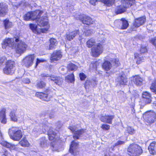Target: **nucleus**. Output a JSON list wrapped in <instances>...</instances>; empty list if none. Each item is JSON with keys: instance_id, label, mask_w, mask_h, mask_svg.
<instances>
[{"instance_id": "nucleus-1", "label": "nucleus", "mask_w": 156, "mask_h": 156, "mask_svg": "<svg viewBox=\"0 0 156 156\" xmlns=\"http://www.w3.org/2000/svg\"><path fill=\"white\" fill-rule=\"evenodd\" d=\"M9 133L10 138L15 141H19L23 136L21 131L16 127H12L10 129Z\"/></svg>"}, {"instance_id": "nucleus-2", "label": "nucleus", "mask_w": 156, "mask_h": 156, "mask_svg": "<svg viewBox=\"0 0 156 156\" xmlns=\"http://www.w3.org/2000/svg\"><path fill=\"white\" fill-rule=\"evenodd\" d=\"M127 151L130 156H139L142 152L141 147L136 144H131L128 147Z\"/></svg>"}, {"instance_id": "nucleus-3", "label": "nucleus", "mask_w": 156, "mask_h": 156, "mask_svg": "<svg viewBox=\"0 0 156 156\" xmlns=\"http://www.w3.org/2000/svg\"><path fill=\"white\" fill-rule=\"evenodd\" d=\"M43 12L42 11L39 10L28 12L24 16V20L26 21L38 20Z\"/></svg>"}, {"instance_id": "nucleus-4", "label": "nucleus", "mask_w": 156, "mask_h": 156, "mask_svg": "<svg viewBox=\"0 0 156 156\" xmlns=\"http://www.w3.org/2000/svg\"><path fill=\"white\" fill-rule=\"evenodd\" d=\"M15 45L16 47L14 48L16 49V52L19 54L24 52L27 47V45L24 42L20 40L19 38L15 39Z\"/></svg>"}, {"instance_id": "nucleus-5", "label": "nucleus", "mask_w": 156, "mask_h": 156, "mask_svg": "<svg viewBox=\"0 0 156 156\" xmlns=\"http://www.w3.org/2000/svg\"><path fill=\"white\" fill-rule=\"evenodd\" d=\"M52 90L50 89H47L46 90V94L42 92H37L36 96L44 101H48L54 94Z\"/></svg>"}, {"instance_id": "nucleus-6", "label": "nucleus", "mask_w": 156, "mask_h": 156, "mask_svg": "<svg viewBox=\"0 0 156 156\" xmlns=\"http://www.w3.org/2000/svg\"><path fill=\"white\" fill-rule=\"evenodd\" d=\"M15 62L11 60L6 62L5 66L3 69L4 73L6 74H12L14 73L13 67Z\"/></svg>"}, {"instance_id": "nucleus-7", "label": "nucleus", "mask_w": 156, "mask_h": 156, "mask_svg": "<svg viewBox=\"0 0 156 156\" xmlns=\"http://www.w3.org/2000/svg\"><path fill=\"white\" fill-rule=\"evenodd\" d=\"M35 58L34 55H30L26 56L22 60V65L27 68L31 66L33 63Z\"/></svg>"}, {"instance_id": "nucleus-8", "label": "nucleus", "mask_w": 156, "mask_h": 156, "mask_svg": "<svg viewBox=\"0 0 156 156\" xmlns=\"http://www.w3.org/2000/svg\"><path fill=\"white\" fill-rule=\"evenodd\" d=\"M109 62L106 61L102 65L103 68L106 71L109 70L112 66V65H115L116 66H118L119 65V60L118 58L112 59Z\"/></svg>"}, {"instance_id": "nucleus-9", "label": "nucleus", "mask_w": 156, "mask_h": 156, "mask_svg": "<svg viewBox=\"0 0 156 156\" xmlns=\"http://www.w3.org/2000/svg\"><path fill=\"white\" fill-rule=\"evenodd\" d=\"M103 49L102 45L100 44H98L91 48V55L94 57H98L102 53Z\"/></svg>"}, {"instance_id": "nucleus-10", "label": "nucleus", "mask_w": 156, "mask_h": 156, "mask_svg": "<svg viewBox=\"0 0 156 156\" xmlns=\"http://www.w3.org/2000/svg\"><path fill=\"white\" fill-rule=\"evenodd\" d=\"M15 39H16V37L13 38H6L2 43V48H5L6 46H9L12 48H14L16 47L15 45Z\"/></svg>"}, {"instance_id": "nucleus-11", "label": "nucleus", "mask_w": 156, "mask_h": 156, "mask_svg": "<svg viewBox=\"0 0 156 156\" xmlns=\"http://www.w3.org/2000/svg\"><path fill=\"white\" fill-rule=\"evenodd\" d=\"M143 117L148 122L153 123L156 119V114L153 111L147 112L143 115Z\"/></svg>"}, {"instance_id": "nucleus-12", "label": "nucleus", "mask_w": 156, "mask_h": 156, "mask_svg": "<svg viewBox=\"0 0 156 156\" xmlns=\"http://www.w3.org/2000/svg\"><path fill=\"white\" fill-rule=\"evenodd\" d=\"M69 129L73 133L75 131L73 136V137L74 139H78L79 137L85 132V130L83 129L76 131V127L75 126H70L69 127Z\"/></svg>"}, {"instance_id": "nucleus-13", "label": "nucleus", "mask_w": 156, "mask_h": 156, "mask_svg": "<svg viewBox=\"0 0 156 156\" xmlns=\"http://www.w3.org/2000/svg\"><path fill=\"white\" fill-rule=\"evenodd\" d=\"M79 34V30H75L72 31H69L66 33V38L68 40L71 41L73 40L76 35Z\"/></svg>"}, {"instance_id": "nucleus-14", "label": "nucleus", "mask_w": 156, "mask_h": 156, "mask_svg": "<svg viewBox=\"0 0 156 156\" xmlns=\"http://www.w3.org/2000/svg\"><path fill=\"white\" fill-rule=\"evenodd\" d=\"M143 101L146 105L150 103L151 101V94L147 91L144 92L142 94Z\"/></svg>"}, {"instance_id": "nucleus-15", "label": "nucleus", "mask_w": 156, "mask_h": 156, "mask_svg": "<svg viewBox=\"0 0 156 156\" xmlns=\"http://www.w3.org/2000/svg\"><path fill=\"white\" fill-rule=\"evenodd\" d=\"M61 52L60 51H55L52 54L50 57L51 62H52L55 61H57L62 57Z\"/></svg>"}, {"instance_id": "nucleus-16", "label": "nucleus", "mask_w": 156, "mask_h": 156, "mask_svg": "<svg viewBox=\"0 0 156 156\" xmlns=\"http://www.w3.org/2000/svg\"><path fill=\"white\" fill-rule=\"evenodd\" d=\"M79 18L82 20L83 24L89 25L93 23V20L89 16H86L84 15H80Z\"/></svg>"}, {"instance_id": "nucleus-17", "label": "nucleus", "mask_w": 156, "mask_h": 156, "mask_svg": "<svg viewBox=\"0 0 156 156\" xmlns=\"http://www.w3.org/2000/svg\"><path fill=\"white\" fill-rule=\"evenodd\" d=\"M48 79L59 86L61 85L63 82L62 78L53 75L49 76Z\"/></svg>"}, {"instance_id": "nucleus-18", "label": "nucleus", "mask_w": 156, "mask_h": 156, "mask_svg": "<svg viewBox=\"0 0 156 156\" xmlns=\"http://www.w3.org/2000/svg\"><path fill=\"white\" fill-rule=\"evenodd\" d=\"M116 81L120 85H125L127 82V79L125 74L122 73L119 74Z\"/></svg>"}, {"instance_id": "nucleus-19", "label": "nucleus", "mask_w": 156, "mask_h": 156, "mask_svg": "<svg viewBox=\"0 0 156 156\" xmlns=\"http://www.w3.org/2000/svg\"><path fill=\"white\" fill-rule=\"evenodd\" d=\"M146 21V18L144 17L136 18L133 23L134 26L136 27H138L144 24Z\"/></svg>"}, {"instance_id": "nucleus-20", "label": "nucleus", "mask_w": 156, "mask_h": 156, "mask_svg": "<svg viewBox=\"0 0 156 156\" xmlns=\"http://www.w3.org/2000/svg\"><path fill=\"white\" fill-rule=\"evenodd\" d=\"M78 146V144L74 141L72 142L69 150V152L74 155H77V149Z\"/></svg>"}, {"instance_id": "nucleus-21", "label": "nucleus", "mask_w": 156, "mask_h": 156, "mask_svg": "<svg viewBox=\"0 0 156 156\" xmlns=\"http://www.w3.org/2000/svg\"><path fill=\"white\" fill-rule=\"evenodd\" d=\"M132 80L134 83L137 86H140L143 84V80L139 76L137 75L133 76Z\"/></svg>"}, {"instance_id": "nucleus-22", "label": "nucleus", "mask_w": 156, "mask_h": 156, "mask_svg": "<svg viewBox=\"0 0 156 156\" xmlns=\"http://www.w3.org/2000/svg\"><path fill=\"white\" fill-rule=\"evenodd\" d=\"M7 5L3 3H0V16H4L8 12Z\"/></svg>"}, {"instance_id": "nucleus-23", "label": "nucleus", "mask_w": 156, "mask_h": 156, "mask_svg": "<svg viewBox=\"0 0 156 156\" xmlns=\"http://www.w3.org/2000/svg\"><path fill=\"white\" fill-rule=\"evenodd\" d=\"M37 24L41 27H44L46 26L48 24V19L47 16H44V17H40L37 20Z\"/></svg>"}, {"instance_id": "nucleus-24", "label": "nucleus", "mask_w": 156, "mask_h": 156, "mask_svg": "<svg viewBox=\"0 0 156 156\" xmlns=\"http://www.w3.org/2000/svg\"><path fill=\"white\" fill-rule=\"evenodd\" d=\"M114 117V115H105L101 116L100 118V120L103 122L112 124V120Z\"/></svg>"}, {"instance_id": "nucleus-25", "label": "nucleus", "mask_w": 156, "mask_h": 156, "mask_svg": "<svg viewBox=\"0 0 156 156\" xmlns=\"http://www.w3.org/2000/svg\"><path fill=\"white\" fill-rule=\"evenodd\" d=\"M118 21L120 24L119 26V28L121 29H126L129 26L128 21L124 18H122L120 20H119Z\"/></svg>"}, {"instance_id": "nucleus-26", "label": "nucleus", "mask_w": 156, "mask_h": 156, "mask_svg": "<svg viewBox=\"0 0 156 156\" xmlns=\"http://www.w3.org/2000/svg\"><path fill=\"white\" fill-rule=\"evenodd\" d=\"M1 144L3 146L11 149L17 151H19V149L16 147V146L14 144H12L5 141L2 142Z\"/></svg>"}, {"instance_id": "nucleus-27", "label": "nucleus", "mask_w": 156, "mask_h": 156, "mask_svg": "<svg viewBox=\"0 0 156 156\" xmlns=\"http://www.w3.org/2000/svg\"><path fill=\"white\" fill-rule=\"evenodd\" d=\"M135 0H122V6L125 8H127L134 4Z\"/></svg>"}, {"instance_id": "nucleus-28", "label": "nucleus", "mask_w": 156, "mask_h": 156, "mask_svg": "<svg viewBox=\"0 0 156 156\" xmlns=\"http://www.w3.org/2000/svg\"><path fill=\"white\" fill-rule=\"evenodd\" d=\"M6 109L3 108L0 111V120L2 123L5 124L6 123V119L5 112Z\"/></svg>"}, {"instance_id": "nucleus-29", "label": "nucleus", "mask_w": 156, "mask_h": 156, "mask_svg": "<svg viewBox=\"0 0 156 156\" xmlns=\"http://www.w3.org/2000/svg\"><path fill=\"white\" fill-rule=\"evenodd\" d=\"M47 127V126H46V124H37L35 126L34 128L33 129V130L34 131H38L40 129H44L45 130V129Z\"/></svg>"}, {"instance_id": "nucleus-30", "label": "nucleus", "mask_w": 156, "mask_h": 156, "mask_svg": "<svg viewBox=\"0 0 156 156\" xmlns=\"http://www.w3.org/2000/svg\"><path fill=\"white\" fill-rule=\"evenodd\" d=\"M96 84L94 80H87L84 85L85 88L89 89L91 87H94Z\"/></svg>"}, {"instance_id": "nucleus-31", "label": "nucleus", "mask_w": 156, "mask_h": 156, "mask_svg": "<svg viewBox=\"0 0 156 156\" xmlns=\"http://www.w3.org/2000/svg\"><path fill=\"white\" fill-rule=\"evenodd\" d=\"M134 57L135 58L136 60V63L137 64H139L141 62L144 61V57L138 54H135Z\"/></svg>"}, {"instance_id": "nucleus-32", "label": "nucleus", "mask_w": 156, "mask_h": 156, "mask_svg": "<svg viewBox=\"0 0 156 156\" xmlns=\"http://www.w3.org/2000/svg\"><path fill=\"white\" fill-rule=\"evenodd\" d=\"M156 142L155 141L152 142L151 143L150 146L148 147V149L150 154L154 155L156 152L154 150V146L155 145Z\"/></svg>"}, {"instance_id": "nucleus-33", "label": "nucleus", "mask_w": 156, "mask_h": 156, "mask_svg": "<svg viewBox=\"0 0 156 156\" xmlns=\"http://www.w3.org/2000/svg\"><path fill=\"white\" fill-rule=\"evenodd\" d=\"M19 144L21 146L24 147H27L29 146L30 144L29 142L26 139L25 137H23L21 141H20Z\"/></svg>"}, {"instance_id": "nucleus-34", "label": "nucleus", "mask_w": 156, "mask_h": 156, "mask_svg": "<svg viewBox=\"0 0 156 156\" xmlns=\"http://www.w3.org/2000/svg\"><path fill=\"white\" fill-rule=\"evenodd\" d=\"M3 24L5 29H8L12 26V23L8 19H5L3 21Z\"/></svg>"}, {"instance_id": "nucleus-35", "label": "nucleus", "mask_w": 156, "mask_h": 156, "mask_svg": "<svg viewBox=\"0 0 156 156\" xmlns=\"http://www.w3.org/2000/svg\"><path fill=\"white\" fill-rule=\"evenodd\" d=\"M67 68L69 70V71H75L77 70L78 67L77 66L73 63L72 62H69L67 65Z\"/></svg>"}, {"instance_id": "nucleus-36", "label": "nucleus", "mask_w": 156, "mask_h": 156, "mask_svg": "<svg viewBox=\"0 0 156 156\" xmlns=\"http://www.w3.org/2000/svg\"><path fill=\"white\" fill-rule=\"evenodd\" d=\"M49 139L50 140H53L55 137L56 133L52 129H50L48 132Z\"/></svg>"}, {"instance_id": "nucleus-37", "label": "nucleus", "mask_w": 156, "mask_h": 156, "mask_svg": "<svg viewBox=\"0 0 156 156\" xmlns=\"http://www.w3.org/2000/svg\"><path fill=\"white\" fill-rule=\"evenodd\" d=\"M95 44V41L93 38H90L86 42L87 46L89 48L92 47Z\"/></svg>"}, {"instance_id": "nucleus-38", "label": "nucleus", "mask_w": 156, "mask_h": 156, "mask_svg": "<svg viewBox=\"0 0 156 156\" xmlns=\"http://www.w3.org/2000/svg\"><path fill=\"white\" fill-rule=\"evenodd\" d=\"M50 44L49 45V49H52L57 44L56 40L54 38H51L50 39Z\"/></svg>"}, {"instance_id": "nucleus-39", "label": "nucleus", "mask_w": 156, "mask_h": 156, "mask_svg": "<svg viewBox=\"0 0 156 156\" xmlns=\"http://www.w3.org/2000/svg\"><path fill=\"white\" fill-rule=\"evenodd\" d=\"M46 86V83L43 81H38L36 84V87L38 89H43Z\"/></svg>"}, {"instance_id": "nucleus-40", "label": "nucleus", "mask_w": 156, "mask_h": 156, "mask_svg": "<svg viewBox=\"0 0 156 156\" xmlns=\"http://www.w3.org/2000/svg\"><path fill=\"white\" fill-rule=\"evenodd\" d=\"M66 80L67 82H73L74 81V76L73 73L68 75L66 77Z\"/></svg>"}, {"instance_id": "nucleus-41", "label": "nucleus", "mask_w": 156, "mask_h": 156, "mask_svg": "<svg viewBox=\"0 0 156 156\" xmlns=\"http://www.w3.org/2000/svg\"><path fill=\"white\" fill-rule=\"evenodd\" d=\"M125 9L123 7L122 5L117 7L115 12L117 14L122 13L125 11Z\"/></svg>"}, {"instance_id": "nucleus-42", "label": "nucleus", "mask_w": 156, "mask_h": 156, "mask_svg": "<svg viewBox=\"0 0 156 156\" xmlns=\"http://www.w3.org/2000/svg\"><path fill=\"white\" fill-rule=\"evenodd\" d=\"M40 146L42 147H47V140H45L44 137L41 138L40 140Z\"/></svg>"}, {"instance_id": "nucleus-43", "label": "nucleus", "mask_w": 156, "mask_h": 156, "mask_svg": "<svg viewBox=\"0 0 156 156\" xmlns=\"http://www.w3.org/2000/svg\"><path fill=\"white\" fill-rule=\"evenodd\" d=\"M107 6H109L113 4L115 0H101Z\"/></svg>"}, {"instance_id": "nucleus-44", "label": "nucleus", "mask_w": 156, "mask_h": 156, "mask_svg": "<svg viewBox=\"0 0 156 156\" xmlns=\"http://www.w3.org/2000/svg\"><path fill=\"white\" fill-rule=\"evenodd\" d=\"M10 116L11 119L12 121L14 122H16L17 121V118L15 115V112L13 111H11L10 114Z\"/></svg>"}, {"instance_id": "nucleus-45", "label": "nucleus", "mask_w": 156, "mask_h": 156, "mask_svg": "<svg viewBox=\"0 0 156 156\" xmlns=\"http://www.w3.org/2000/svg\"><path fill=\"white\" fill-rule=\"evenodd\" d=\"M6 59L5 57H3L0 58V69L2 68L3 66L6 63Z\"/></svg>"}, {"instance_id": "nucleus-46", "label": "nucleus", "mask_w": 156, "mask_h": 156, "mask_svg": "<svg viewBox=\"0 0 156 156\" xmlns=\"http://www.w3.org/2000/svg\"><path fill=\"white\" fill-rule=\"evenodd\" d=\"M150 89L152 92L156 94V80L152 83Z\"/></svg>"}, {"instance_id": "nucleus-47", "label": "nucleus", "mask_w": 156, "mask_h": 156, "mask_svg": "<svg viewBox=\"0 0 156 156\" xmlns=\"http://www.w3.org/2000/svg\"><path fill=\"white\" fill-rule=\"evenodd\" d=\"M127 131L129 133L131 134L134 133L135 132V130L133 129V128H132L130 126H129L128 127Z\"/></svg>"}, {"instance_id": "nucleus-48", "label": "nucleus", "mask_w": 156, "mask_h": 156, "mask_svg": "<svg viewBox=\"0 0 156 156\" xmlns=\"http://www.w3.org/2000/svg\"><path fill=\"white\" fill-rule=\"evenodd\" d=\"M93 31L92 30H88L84 32L85 35L86 36H89L93 33Z\"/></svg>"}, {"instance_id": "nucleus-49", "label": "nucleus", "mask_w": 156, "mask_h": 156, "mask_svg": "<svg viewBox=\"0 0 156 156\" xmlns=\"http://www.w3.org/2000/svg\"><path fill=\"white\" fill-rule=\"evenodd\" d=\"M140 51L141 53H144L147 52V49L146 48V46L142 45L141 46Z\"/></svg>"}, {"instance_id": "nucleus-50", "label": "nucleus", "mask_w": 156, "mask_h": 156, "mask_svg": "<svg viewBox=\"0 0 156 156\" xmlns=\"http://www.w3.org/2000/svg\"><path fill=\"white\" fill-rule=\"evenodd\" d=\"M30 29L34 32L36 31V30L37 26L33 24H30Z\"/></svg>"}, {"instance_id": "nucleus-51", "label": "nucleus", "mask_w": 156, "mask_h": 156, "mask_svg": "<svg viewBox=\"0 0 156 156\" xmlns=\"http://www.w3.org/2000/svg\"><path fill=\"white\" fill-rule=\"evenodd\" d=\"M101 128L104 130H107L110 128V126L107 124H104L102 125Z\"/></svg>"}, {"instance_id": "nucleus-52", "label": "nucleus", "mask_w": 156, "mask_h": 156, "mask_svg": "<svg viewBox=\"0 0 156 156\" xmlns=\"http://www.w3.org/2000/svg\"><path fill=\"white\" fill-rule=\"evenodd\" d=\"M79 76L80 79L81 80H85L86 78L85 75L83 73H80L79 74Z\"/></svg>"}, {"instance_id": "nucleus-53", "label": "nucleus", "mask_w": 156, "mask_h": 156, "mask_svg": "<svg viewBox=\"0 0 156 156\" xmlns=\"http://www.w3.org/2000/svg\"><path fill=\"white\" fill-rule=\"evenodd\" d=\"M150 42L156 47V37L151 39Z\"/></svg>"}, {"instance_id": "nucleus-54", "label": "nucleus", "mask_w": 156, "mask_h": 156, "mask_svg": "<svg viewBox=\"0 0 156 156\" xmlns=\"http://www.w3.org/2000/svg\"><path fill=\"white\" fill-rule=\"evenodd\" d=\"M99 1V0H90V3L93 5H95L96 3Z\"/></svg>"}, {"instance_id": "nucleus-55", "label": "nucleus", "mask_w": 156, "mask_h": 156, "mask_svg": "<svg viewBox=\"0 0 156 156\" xmlns=\"http://www.w3.org/2000/svg\"><path fill=\"white\" fill-rule=\"evenodd\" d=\"M124 142L122 141H118L117 143H115V146H119L122 144H124Z\"/></svg>"}, {"instance_id": "nucleus-56", "label": "nucleus", "mask_w": 156, "mask_h": 156, "mask_svg": "<svg viewBox=\"0 0 156 156\" xmlns=\"http://www.w3.org/2000/svg\"><path fill=\"white\" fill-rule=\"evenodd\" d=\"M23 81L26 83H29L30 82L29 79L28 78H24L23 80Z\"/></svg>"}, {"instance_id": "nucleus-57", "label": "nucleus", "mask_w": 156, "mask_h": 156, "mask_svg": "<svg viewBox=\"0 0 156 156\" xmlns=\"http://www.w3.org/2000/svg\"><path fill=\"white\" fill-rule=\"evenodd\" d=\"M41 76L42 77H49V76L48 74H41Z\"/></svg>"}, {"instance_id": "nucleus-58", "label": "nucleus", "mask_w": 156, "mask_h": 156, "mask_svg": "<svg viewBox=\"0 0 156 156\" xmlns=\"http://www.w3.org/2000/svg\"><path fill=\"white\" fill-rule=\"evenodd\" d=\"M40 60H39L38 59H37V61L36 63L35 67H36L37 66V65H38L39 63H40Z\"/></svg>"}, {"instance_id": "nucleus-59", "label": "nucleus", "mask_w": 156, "mask_h": 156, "mask_svg": "<svg viewBox=\"0 0 156 156\" xmlns=\"http://www.w3.org/2000/svg\"><path fill=\"white\" fill-rule=\"evenodd\" d=\"M51 147H52V150L53 151H55V149L54 148V146L53 145V144H51Z\"/></svg>"}, {"instance_id": "nucleus-60", "label": "nucleus", "mask_w": 156, "mask_h": 156, "mask_svg": "<svg viewBox=\"0 0 156 156\" xmlns=\"http://www.w3.org/2000/svg\"><path fill=\"white\" fill-rule=\"evenodd\" d=\"M105 41V40L103 39V40H102L101 41V42H103H103H104Z\"/></svg>"}, {"instance_id": "nucleus-61", "label": "nucleus", "mask_w": 156, "mask_h": 156, "mask_svg": "<svg viewBox=\"0 0 156 156\" xmlns=\"http://www.w3.org/2000/svg\"><path fill=\"white\" fill-rule=\"evenodd\" d=\"M4 155H5L6 156H6V155L5 154H4Z\"/></svg>"}, {"instance_id": "nucleus-62", "label": "nucleus", "mask_w": 156, "mask_h": 156, "mask_svg": "<svg viewBox=\"0 0 156 156\" xmlns=\"http://www.w3.org/2000/svg\"><path fill=\"white\" fill-rule=\"evenodd\" d=\"M105 156H107V155H105Z\"/></svg>"}]
</instances>
